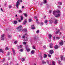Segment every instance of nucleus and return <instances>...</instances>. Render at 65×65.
I'll list each match as a JSON object with an SVG mask.
<instances>
[{
	"instance_id": "nucleus-50",
	"label": "nucleus",
	"mask_w": 65,
	"mask_h": 65,
	"mask_svg": "<svg viewBox=\"0 0 65 65\" xmlns=\"http://www.w3.org/2000/svg\"><path fill=\"white\" fill-rule=\"evenodd\" d=\"M23 43H24V44H26V42H23Z\"/></svg>"
},
{
	"instance_id": "nucleus-14",
	"label": "nucleus",
	"mask_w": 65,
	"mask_h": 65,
	"mask_svg": "<svg viewBox=\"0 0 65 65\" xmlns=\"http://www.w3.org/2000/svg\"><path fill=\"white\" fill-rule=\"evenodd\" d=\"M26 51H27V52H29V51H30V49L29 48H27V47H26Z\"/></svg>"
},
{
	"instance_id": "nucleus-39",
	"label": "nucleus",
	"mask_w": 65,
	"mask_h": 65,
	"mask_svg": "<svg viewBox=\"0 0 65 65\" xmlns=\"http://www.w3.org/2000/svg\"><path fill=\"white\" fill-rule=\"evenodd\" d=\"M56 39H60V38L58 37H56Z\"/></svg>"
},
{
	"instance_id": "nucleus-41",
	"label": "nucleus",
	"mask_w": 65,
	"mask_h": 65,
	"mask_svg": "<svg viewBox=\"0 0 65 65\" xmlns=\"http://www.w3.org/2000/svg\"><path fill=\"white\" fill-rule=\"evenodd\" d=\"M53 39L54 40H55V36H54L53 38Z\"/></svg>"
},
{
	"instance_id": "nucleus-29",
	"label": "nucleus",
	"mask_w": 65,
	"mask_h": 65,
	"mask_svg": "<svg viewBox=\"0 0 65 65\" xmlns=\"http://www.w3.org/2000/svg\"><path fill=\"white\" fill-rule=\"evenodd\" d=\"M44 23L45 24H46V23H47V20H45L44 21Z\"/></svg>"
},
{
	"instance_id": "nucleus-7",
	"label": "nucleus",
	"mask_w": 65,
	"mask_h": 65,
	"mask_svg": "<svg viewBox=\"0 0 65 65\" xmlns=\"http://www.w3.org/2000/svg\"><path fill=\"white\" fill-rule=\"evenodd\" d=\"M54 53V51L53 50H51L50 51V53L51 55H52L53 53Z\"/></svg>"
},
{
	"instance_id": "nucleus-32",
	"label": "nucleus",
	"mask_w": 65,
	"mask_h": 65,
	"mask_svg": "<svg viewBox=\"0 0 65 65\" xmlns=\"http://www.w3.org/2000/svg\"><path fill=\"white\" fill-rule=\"evenodd\" d=\"M29 22H31L32 21V19L31 18H30L29 20Z\"/></svg>"
},
{
	"instance_id": "nucleus-1",
	"label": "nucleus",
	"mask_w": 65,
	"mask_h": 65,
	"mask_svg": "<svg viewBox=\"0 0 65 65\" xmlns=\"http://www.w3.org/2000/svg\"><path fill=\"white\" fill-rule=\"evenodd\" d=\"M22 26L21 25L19 27L17 28V29H18V31H24L25 32H27V30L26 29H22Z\"/></svg>"
},
{
	"instance_id": "nucleus-5",
	"label": "nucleus",
	"mask_w": 65,
	"mask_h": 65,
	"mask_svg": "<svg viewBox=\"0 0 65 65\" xmlns=\"http://www.w3.org/2000/svg\"><path fill=\"white\" fill-rule=\"evenodd\" d=\"M34 39L35 40H38V37L37 36H35L34 38Z\"/></svg>"
},
{
	"instance_id": "nucleus-58",
	"label": "nucleus",
	"mask_w": 65,
	"mask_h": 65,
	"mask_svg": "<svg viewBox=\"0 0 65 65\" xmlns=\"http://www.w3.org/2000/svg\"><path fill=\"white\" fill-rule=\"evenodd\" d=\"M43 47L44 48H45L46 47V46L45 45H44V46H43Z\"/></svg>"
},
{
	"instance_id": "nucleus-20",
	"label": "nucleus",
	"mask_w": 65,
	"mask_h": 65,
	"mask_svg": "<svg viewBox=\"0 0 65 65\" xmlns=\"http://www.w3.org/2000/svg\"><path fill=\"white\" fill-rule=\"evenodd\" d=\"M46 62H47V64H49V65H52L51 64H50V63H49V62H48V60H46Z\"/></svg>"
},
{
	"instance_id": "nucleus-2",
	"label": "nucleus",
	"mask_w": 65,
	"mask_h": 65,
	"mask_svg": "<svg viewBox=\"0 0 65 65\" xmlns=\"http://www.w3.org/2000/svg\"><path fill=\"white\" fill-rule=\"evenodd\" d=\"M20 1L18 0L17 1L16 4V7L17 8H19V5H20Z\"/></svg>"
},
{
	"instance_id": "nucleus-3",
	"label": "nucleus",
	"mask_w": 65,
	"mask_h": 65,
	"mask_svg": "<svg viewBox=\"0 0 65 65\" xmlns=\"http://www.w3.org/2000/svg\"><path fill=\"white\" fill-rule=\"evenodd\" d=\"M56 13H61V12L59 10H58L57 11H54L53 12V14L54 15H55Z\"/></svg>"
},
{
	"instance_id": "nucleus-37",
	"label": "nucleus",
	"mask_w": 65,
	"mask_h": 65,
	"mask_svg": "<svg viewBox=\"0 0 65 65\" xmlns=\"http://www.w3.org/2000/svg\"><path fill=\"white\" fill-rule=\"evenodd\" d=\"M5 61V59H3L2 61V62H4Z\"/></svg>"
},
{
	"instance_id": "nucleus-26",
	"label": "nucleus",
	"mask_w": 65,
	"mask_h": 65,
	"mask_svg": "<svg viewBox=\"0 0 65 65\" xmlns=\"http://www.w3.org/2000/svg\"><path fill=\"white\" fill-rule=\"evenodd\" d=\"M61 61H62L63 60V56H61Z\"/></svg>"
},
{
	"instance_id": "nucleus-49",
	"label": "nucleus",
	"mask_w": 65,
	"mask_h": 65,
	"mask_svg": "<svg viewBox=\"0 0 65 65\" xmlns=\"http://www.w3.org/2000/svg\"><path fill=\"white\" fill-rule=\"evenodd\" d=\"M10 54L9 52H8V54H7V56H8V55H9V54Z\"/></svg>"
},
{
	"instance_id": "nucleus-33",
	"label": "nucleus",
	"mask_w": 65,
	"mask_h": 65,
	"mask_svg": "<svg viewBox=\"0 0 65 65\" xmlns=\"http://www.w3.org/2000/svg\"><path fill=\"white\" fill-rule=\"evenodd\" d=\"M36 22L38 24H39V22H38V19H37L36 20Z\"/></svg>"
},
{
	"instance_id": "nucleus-17",
	"label": "nucleus",
	"mask_w": 65,
	"mask_h": 65,
	"mask_svg": "<svg viewBox=\"0 0 65 65\" xmlns=\"http://www.w3.org/2000/svg\"><path fill=\"white\" fill-rule=\"evenodd\" d=\"M15 24H17L18 23V21H14L13 22Z\"/></svg>"
},
{
	"instance_id": "nucleus-34",
	"label": "nucleus",
	"mask_w": 65,
	"mask_h": 65,
	"mask_svg": "<svg viewBox=\"0 0 65 65\" xmlns=\"http://www.w3.org/2000/svg\"><path fill=\"white\" fill-rule=\"evenodd\" d=\"M5 50H9V48H8V47H6L5 48Z\"/></svg>"
},
{
	"instance_id": "nucleus-62",
	"label": "nucleus",
	"mask_w": 65,
	"mask_h": 65,
	"mask_svg": "<svg viewBox=\"0 0 65 65\" xmlns=\"http://www.w3.org/2000/svg\"><path fill=\"white\" fill-rule=\"evenodd\" d=\"M60 33V34H59V35H61V32H59Z\"/></svg>"
},
{
	"instance_id": "nucleus-53",
	"label": "nucleus",
	"mask_w": 65,
	"mask_h": 65,
	"mask_svg": "<svg viewBox=\"0 0 65 65\" xmlns=\"http://www.w3.org/2000/svg\"><path fill=\"white\" fill-rule=\"evenodd\" d=\"M42 59V56H41V60Z\"/></svg>"
},
{
	"instance_id": "nucleus-44",
	"label": "nucleus",
	"mask_w": 65,
	"mask_h": 65,
	"mask_svg": "<svg viewBox=\"0 0 65 65\" xmlns=\"http://www.w3.org/2000/svg\"><path fill=\"white\" fill-rule=\"evenodd\" d=\"M23 49L20 50V52H23Z\"/></svg>"
},
{
	"instance_id": "nucleus-43",
	"label": "nucleus",
	"mask_w": 65,
	"mask_h": 65,
	"mask_svg": "<svg viewBox=\"0 0 65 65\" xmlns=\"http://www.w3.org/2000/svg\"><path fill=\"white\" fill-rule=\"evenodd\" d=\"M39 32V31L38 30H37V31H36L37 33H38Z\"/></svg>"
},
{
	"instance_id": "nucleus-10",
	"label": "nucleus",
	"mask_w": 65,
	"mask_h": 65,
	"mask_svg": "<svg viewBox=\"0 0 65 65\" xmlns=\"http://www.w3.org/2000/svg\"><path fill=\"white\" fill-rule=\"evenodd\" d=\"M57 31H56L55 32L56 34H58V33H59V32H60V30L59 29H57Z\"/></svg>"
},
{
	"instance_id": "nucleus-24",
	"label": "nucleus",
	"mask_w": 65,
	"mask_h": 65,
	"mask_svg": "<svg viewBox=\"0 0 65 65\" xmlns=\"http://www.w3.org/2000/svg\"><path fill=\"white\" fill-rule=\"evenodd\" d=\"M21 21H22V20H23V19H24V18H23V17L21 16Z\"/></svg>"
},
{
	"instance_id": "nucleus-63",
	"label": "nucleus",
	"mask_w": 65,
	"mask_h": 65,
	"mask_svg": "<svg viewBox=\"0 0 65 65\" xmlns=\"http://www.w3.org/2000/svg\"><path fill=\"white\" fill-rule=\"evenodd\" d=\"M20 2H23V1H22L21 0L20 1Z\"/></svg>"
},
{
	"instance_id": "nucleus-46",
	"label": "nucleus",
	"mask_w": 65,
	"mask_h": 65,
	"mask_svg": "<svg viewBox=\"0 0 65 65\" xmlns=\"http://www.w3.org/2000/svg\"><path fill=\"white\" fill-rule=\"evenodd\" d=\"M8 37H9V38H10V35H8Z\"/></svg>"
},
{
	"instance_id": "nucleus-42",
	"label": "nucleus",
	"mask_w": 65,
	"mask_h": 65,
	"mask_svg": "<svg viewBox=\"0 0 65 65\" xmlns=\"http://www.w3.org/2000/svg\"><path fill=\"white\" fill-rule=\"evenodd\" d=\"M47 57V55L46 54H44V58H46Z\"/></svg>"
},
{
	"instance_id": "nucleus-38",
	"label": "nucleus",
	"mask_w": 65,
	"mask_h": 65,
	"mask_svg": "<svg viewBox=\"0 0 65 65\" xmlns=\"http://www.w3.org/2000/svg\"><path fill=\"white\" fill-rule=\"evenodd\" d=\"M12 7V6H11L10 5H9V8H11Z\"/></svg>"
},
{
	"instance_id": "nucleus-35",
	"label": "nucleus",
	"mask_w": 65,
	"mask_h": 65,
	"mask_svg": "<svg viewBox=\"0 0 65 65\" xmlns=\"http://www.w3.org/2000/svg\"><path fill=\"white\" fill-rule=\"evenodd\" d=\"M19 13H21V12H22V11L21 10H19Z\"/></svg>"
},
{
	"instance_id": "nucleus-25",
	"label": "nucleus",
	"mask_w": 65,
	"mask_h": 65,
	"mask_svg": "<svg viewBox=\"0 0 65 65\" xmlns=\"http://www.w3.org/2000/svg\"><path fill=\"white\" fill-rule=\"evenodd\" d=\"M42 62L43 64H44V63H46V62H45V61H44L43 60L42 61Z\"/></svg>"
},
{
	"instance_id": "nucleus-61",
	"label": "nucleus",
	"mask_w": 65,
	"mask_h": 65,
	"mask_svg": "<svg viewBox=\"0 0 65 65\" xmlns=\"http://www.w3.org/2000/svg\"><path fill=\"white\" fill-rule=\"evenodd\" d=\"M19 22H21V21L20 20H19Z\"/></svg>"
},
{
	"instance_id": "nucleus-45",
	"label": "nucleus",
	"mask_w": 65,
	"mask_h": 65,
	"mask_svg": "<svg viewBox=\"0 0 65 65\" xmlns=\"http://www.w3.org/2000/svg\"><path fill=\"white\" fill-rule=\"evenodd\" d=\"M44 3H46V0H44Z\"/></svg>"
},
{
	"instance_id": "nucleus-51",
	"label": "nucleus",
	"mask_w": 65,
	"mask_h": 65,
	"mask_svg": "<svg viewBox=\"0 0 65 65\" xmlns=\"http://www.w3.org/2000/svg\"><path fill=\"white\" fill-rule=\"evenodd\" d=\"M52 22H53L52 21H51V20H50V24H51V23H52Z\"/></svg>"
},
{
	"instance_id": "nucleus-55",
	"label": "nucleus",
	"mask_w": 65,
	"mask_h": 65,
	"mask_svg": "<svg viewBox=\"0 0 65 65\" xmlns=\"http://www.w3.org/2000/svg\"><path fill=\"white\" fill-rule=\"evenodd\" d=\"M57 7H58V8H60V6H57Z\"/></svg>"
},
{
	"instance_id": "nucleus-18",
	"label": "nucleus",
	"mask_w": 65,
	"mask_h": 65,
	"mask_svg": "<svg viewBox=\"0 0 65 65\" xmlns=\"http://www.w3.org/2000/svg\"><path fill=\"white\" fill-rule=\"evenodd\" d=\"M48 37L50 39H51V37L52 36V35L51 34H50L48 35Z\"/></svg>"
},
{
	"instance_id": "nucleus-8",
	"label": "nucleus",
	"mask_w": 65,
	"mask_h": 65,
	"mask_svg": "<svg viewBox=\"0 0 65 65\" xmlns=\"http://www.w3.org/2000/svg\"><path fill=\"white\" fill-rule=\"evenodd\" d=\"M61 41V42L59 43V44H60L61 46H62V45H63V41Z\"/></svg>"
},
{
	"instance_id": "nucleus-47",
	"label": "nucleus",
	"mask_w": 65,
	"mask_h": 65,
	"mask_svg": "<svg viewBox=\"0 0 65 65\" xmlns=\"http://www.w3.org/2000/svg\"><path fill=\"white\" fill-rule=\"evenodd\" d=\"M34 19H37V17H36V16H35Z\"/></svg>"
},
{
	"instance_id": "nucleus-52",
	"label": "nucleus",
	"mask_w": 65,
	"mask_h": 65,
	"mask_svg": "<svg viewBox=\"0 0 65 65\" xmlns=\"http://www.w3.org/2000/svg\"><path fill=\"white\" fill-rule=\"evenodd\" d=\"M25 35H26V36H28V34H25Z\"/></svg>"
},
{
	"instance_id": "nucleus-60",
	"label": "nucleus",
	"mask_w": 65,
	"mask_h": 65,
	"mask_svg": "<svg viewBox=\"0 0 65 65\" xmlns=\"http://www.w3.org/2000/svg\"><path fill=\"white\" fill-rule=\"evenodd\" d=\"M51 12H52V10H50L49 11V12H50V13H51Z\"/></svg>"
},
{
	"instance_id": "nucleus-28",
	"label": "nucleus",
	"mask_w": 65,
	"mask_h": 65,
	"mask_svg": "<svg viewBox=\"0 0 65 65\" xmlns=\"http://www.w3.org/2000/svg\"><path fill=\"white\" fill-rule=\"evenodd\" d=\"M24 15H25L26 17H27L28 16V15H27V14L26 13H24Z\"/></svg>"
},
{
	"instance_id": "nucleus-6",
	"label": "nucleus",
	"mask_w": 65,
	"mask_h": 65,
	"mask_svg": "<svg viewBox=\"0 0 65 65\" xmlns=\"http://www.w3.org/2000/svg\"><path fill=\"white\" fill-rule=\"evenodd\" d=\"M58 47H59V46L58 45H56L55 46H54V48L55 49H58Z\"/></svg>"
},
{
	"instance_id": "nucleus-36",
	"label": "nucleus",
	"mask_w": 65,
	"mask_h": 65,
	"mask_svg": "<svg viewBox=\"0 0 65 65\" xmlns=\"http://www.w3.org/2000/svg\"><path fill=\"white\" fill-rule=\"evenodd\" d=\"M58 4H59L60 5H61L62 4V3L61 2H59L58 3Z\"/></svg>"
},
{
	"instance_id": "nucleus-11",
	"label": "nucleus",
	"mask_w": 65,
	"mask_h": 65,
	"mask_svg": "<svg viewBox=\"0 0 65 65\" xmlns=\"http://www.w3.org/2000/svg\"><path fill=\"white\" fill-rule=\"evenodd\" d=\"M31 29H35V27H34V25H33L31 26Z\"/></svg>"
},
{
	"instance_id": "nucleus-21",
	"label": "nucleus",
	"mask_w": 65,
	"mask_h": 65,
	"mask_svg": "<svg viewBox=\"0 0 65 65\" xmlns=\"http://www.w3.org/2000/svg\"><path fill=\"white\" fill-rule=\"evenodd\" d=\"M12 50L13 52L14 56V55H15V51H14V50L13 49H12Z\"/></svg>"
},
{
	"instance_id": "nucleus-30",
	"label": "nucleus",
	"mask_w": 65,
	"mask_h": 65,
	"mask_svg": "<svg viewBox=\"0 0 65 65\" xmlns=\"http://www.w3.org/2000/svg\"><path fill=\"white\" fill-rule=\"evenodd\" d=\"M48 57H50V58H51V56H52V55L50 54H48Z\"/></svg>"
},
{
	"instance_id": "nucleus-12",
	"label": "nucleus",
	"mask_w": 65,
	"mask_h": 65,
	"mask_svg": "<svg viewBox=\"0 0 65 65\" xmlns=\"http://www.w3.org/2000/svg\"><path fill=\"white\" fill-rule=\"evenodd\" d=\"M53 45V44L52 43H50V48H53V47L52 46V45Z\"/></svg>"
},
{
	"instance_id": "nucleus-13",
	"label": "nucleus",
	"mask_w": 65,
	"mask_h": 65,
	"mask_svg": "<svg viewBox=\"0 0 65 65\" xmlns=\"http://www.w3.org/2000/svg\"><path fill=\"white\" fill-rule=\"evenodd\" d=\"M56 63L55 62L53 61L52 62V65H55V63Z\"/></svg>"
},
{
	"instance_id": "nucleus-56",
	"label": "nucleus",
	"mask_w": 65,
	"mask_h": 65,
	"mask_svg": "<svg viewBox=\"0 0 65 65\" xmlns=\"http://www.w3.org/2000/svg\"><path fill=\"white\" fill-rule=\"evenodd\" d=\"M22 8H24V6H22Z\"/></svg>"
},
{
	"instance_id": "nucleus-9",
	"label": "nucleus",
	"mask_w": 65,
	"mask_h": 65,
	"mask_svg": "<svg viewBox=\"0 0 65 65\" xmlns=\"http://www.w3.org/2000/svg\"><path fill=\"white\" fill-rule=\"evenodd\" d=\"M54 24H57L58 23V20H55V21L54 22Z\"/></svg>"
},
{
	"instance_id": "nucleus-40",
	"label": "nucleus",
	"mask_w": 65,
	"mask_h": 65,
	"mask_svg": "<svg viewBox=\"0 0 65 65\" xmlns=\"http://www.w3.org/2000/svg\"><path fill=\"white\" fill-rule=\"evenodd\" d=\"M32 48H33V49H35V46H32Z\"/></svg>"
},
{
	"instance_id": "nucleus-19",
	"label": "nucleus",
	"mask_w": 65,
	"mask_h": 65,
	"mask_svg": "<svg viewBox=\"0 0 65 65\" xmlns=\"http://www.w3.org/2000/svg\"><path fill=\"white\" fill-rule=\"evenodd\" d=\"M34 52H35V51L34 50H32L31 52V54H33L34 53Z\"/></svg>"
},
{
	"instance_id": "nucleus-31",
	"label": "nucleus",
	"mask_w": 65,
	"mask_h": 65,
	"mask_svg": "<svg viewBox=\"0 0 65 65\" xmlns=\"http://www.w3.org/2000/svg\"><path fill=\"white\" fill-rule=\"evenodd\" d=\"M25 58H23L22 59V61L23 62V61H25Z\"/></svg>"
},
{
	"instance_id": "nucleus-48",
	"label": "nucleus",
	"mask_w": 65,
	"mask_h": 65,
	"mask_svg": "<svg viewBox=\"0 0 65 65\" xmlns=\"http://www.w3.org/2000/svg\"><path fill=\"white\" fill-rule=\"evenodd\" d=\"M26 37H25V36H22V38H25Z\"/></svg>"
},
{
	"instance_id": "nucleus-16",
	"label": "nucleus",
	"mask_w": 65,
	"mask_h": 65,
	"mask_svg": "<svg viewBox=\"0 0 65 65\" xmlns=\"http://www.w3.org/2000/svg\"><path fill=\"white\" fill-rule=\"evenodd\" d=\"M26 23L27 21H26V20H25V21L23 23V25H25V24H26Z\"/></svg>"
},
{
	"instance_id": "nucleus-64",
	"label": "nucleus",
	"mask_w": 65,
	"mask_h": 65,
	"mask_svg": "<svg viewBox=\"0 0 65 65\" xmlns=\"http://www.w3.org/2000/svg\"><path fill=\"white\" fill-rule=\"evenodd\" d=\"M10 58H8V60H10Z\"/></svg>"
},
{
	"instance_id": "nucleus-59",
	"label": "nucleus",
	"mask_w": 65,
	"mask_h": 65,
	"mask_svg": "<svg viewBox=\"0 0 65 65\" xmlns=\"http://www.w3.org/2000/svg\"><path fill=\"white\" fill-rule=\"evenodd\" d=\"M41 24H42V25H43V23H42V22H41Z\"/></svg>"
},
{
	"instance_id": "nucleus-4",
	"label": "nucleus",
	"mask_w": 65,
	"mask_h": 65,
	"mask_svg": "<svg viewBox=\"0 0 65 65\" xmlns=\"http://www.w3.org/2000/svg\"><path fill=\"white\" fill-rule=\"evenodd\" d=\"M4 36H5V35L4 34L2 35H1V40H4Z\"/></svg>"
},
{
	"instance_id": "nucleus-27",
	"label": "nucleus",
	"mask_w": 65,
	"mask_h": 65,
	"mask_svg": "<svg viewBox=\"0 0 65 65\" xmlns=\"http://www.w3.org/2000/svg\"><path fill=\"white\" fill-rule=\"evenodd\" d=\"M22 45H20L19 47V46L18 47V48H22Z\"/></svg>"
},
{
	"instance_id": "nucleus-23",
	"label": "nucleus",
	"mask_w": 65,
	"mask_h": 65,
	"mask_svg": "<svg viewBox=\"0 0 65 65\" xmlns=\"http://www.w3.org/2000/svg\"><path fill=\"white\" fill-rule=\"evenodd\" d=\"M58 63H59V64L60 65H62V63H61V61H60V60H58Z\"/></svg>"
},
{
	"instance_id": "nucleus-22",
	"label": "nucleus",
	"mask_w": 65,
	"mask_h": 65,
	"mask_svg": "<svg viewBox=\"0 0 65 65\" xmlns=\"http://www.w3.org/2000/svg\"><path fill=\"white\" fill-rule=\"evenodd\" d=\"M0 53H3V50L1 49H0Z\"/></svg>"
},
{
	"instance_id": "nucleus-15",
	"label": "nucleus",
	"mask_w": 65,
	"mask_h": 65,
	"mask_svg": "<svg viewBox=\"0 0 65 65\" xmlns=\"http://www.w3.org/2000/svg\"><path fill=\"white\" fill-rule=\"evenodd\" d=\"M61 15V14H59L55 16V17H56V18H58V17H60V16Z\"/></svg>"
},
{
	"instance_id": "nucleus-57",
	"label": "nucleus",
	"mask_w": 65,
	"mask_h": 65,
	"mask_svg": "<svg viewBox=\"0 0 65 65\" xmlns=\"http://www.w3.org/2000/svg\"><path fill=\"white\" fill-rule=\"evenodd\" d=\"M1 10L2 11H3V9H2V8H1Z\"/></svg>"
},
{
	"instance_id": "nucleus-54",
	"label": "nucleus",
	"mask_w": 65,
	"mask_h": 65,
	"mask_svg": "<svg viewBox=\"0 0 65 65\" xmlns=\"http://www.w3.org/2000/svg\"><path fill=\"white\" fill-rule=\"evenodd\" d=\"M14 43L16 44V43H17V42L15 41L14 42Z\"/></svg>"
}]
</instances>
